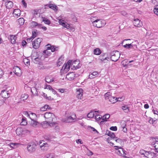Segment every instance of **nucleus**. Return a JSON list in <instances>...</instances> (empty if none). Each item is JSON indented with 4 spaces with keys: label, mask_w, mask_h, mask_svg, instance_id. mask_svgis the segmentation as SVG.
Listing matches in <instances>:
<instances>
[{
    "label": "nucleus",
    "mask_w": 158,
    "mask_h": 158,
    "mask_svg": "<svg viewBox=\"0 0 158 158\" xmlns=\"http://www.w3.org/2000/svg\"><path fill=\"white\" fill-rule=\"evenodd\" d=\"M50 50L52 52H54L55 50V48H54V46H51L50 47H48L47 48V50H44L43 52V53L42 54L41 57L40 59L41 60H44L45 58L47 57L48 56V50Z\"/></svg>",
    "instance_id": "f257e3e1"
},
{
    "label": "nucleus",
    "mask_w": 158,
    "mask_h": 158,
    "mask_svg": "<svg viewBox=\"0 0 158 158\" xmlns=\"http://www.w3.org/2000/svg\"><path fill=\"white\" fill-rule=\"evenodd\" d=\"M120 54L117 51H114L111 53V60L113 61H116L119 58Z\"/></svg>",
    "instance_id": "f03ea898"
},
{
    "label": "nucleus",
    "mask_w": 158,
    "mask_h": 158,
    "mask_svg": "<svg viewBox=\"0 0 158 158\" xmlns=\"http://www.w3.org/2000/svg\"><path fill=\"white\" fill-rule=\"evenodd\" d=\"M44 118L48 121L53 122L55 120V117L54 114L50 112H46L44 114Z\"/></svg>",
    "instance_id": "7ed1b4c3"
},
{
    "label": "nucleus",
    "mask_w": 158,
    "mask_h": 158,
    "mask_svg": "<svg viewBox=\"0 0 158 158\" xmlns=\"http://www.w3.org/2000/svg\"><path fill=\"white\" fill-rule=\"evenodd\" d=\"M71 64V69L73 70H76L79 69L81 66V64L80 63L78 60H76L73 61L72 60Z\"/></svg>",
    "instance_id": "20e7f679"
},
{
    "label": "nucleus",
    "mask_w": 158,
    "mask_h": 158,
    "mask_svg": "<svg viewBox=\"0 0 158 158\" xmlns=\"http://www.w3.org/2000/svg\"><path fill=\"white\" fill-rule=\"evenodd\" d=\"M72 62V60H69L66 64H64L61 70V72L63 71L64 73L67 72L69 70L70 68H71V64Z\"/></svg>",
    "instance_id": "39448f33"
},
{
    "label": "nucleus",
    "mask_w": 158,
    "mask_h": 158,
    "mask_svg": "<svg viewBox=\"0 0 158 158\" xmlns=\"http://www.w3.org/2000/svg\"><path fill=\"white\" fill-rule=\"evenodd\" d=\"M23 114L26 116L30 118L31 120H36L37 119L36 115L34 113H31V112L24 111L23 112Z\"/></svg>",
    "instance_id": "423d86ee"
},
{
    "label": "nucleus",
    "mask_w": 158,
    "mask_h": 158,
    "mask_svg": "<svg viewBox=\"0 0 158 158\" xmlns=\"http://www.w3.org/2000/svg\"><path fill=\"white\" fill-rule=\"evenodd\" d=\"M105 25V21L101 19H97L94 23L93 25L98 28H100Z\"/></svg>",
    "instance_id": "0eeeda50"
},
{
    "label": "nucleus",
    "mask_w": 158,
    "mask_h": 158,
    "mask_svg": "<svg viewBox=\"0 0 158 158\" xmlns=\"http://www.w3.org/2000/svg\"><path fill=\"white\" fill-rule=\"evenodd\" d=\"M42 41V39L40 38H38L34 40L32 42V46L34 48L37 49L38 48L40 45V43Z\"/></svg>",
    "instance_id": "6e6552de"
},
{
    "label": "nucleus",
    "mask_w": 158,
    "mask_h": 158,
    "mask_svg": "<svg viewBox=\"0 0 158 158\" xmlns=\"http://www.w3.org/2000/svg\"><path fill=\"white\" fill-rule=\"evenodd\" d=\"M107 134L110 137L108 138L107 139V140L108 143L111 144V145L113 146L114 145V143L111 142H110L109 141L110 139H109L113 140L114 139L115 137L114 134L113 132L110 131H108V133L107 132Z\"/></svg>",
    "instance_id": "1a4fd4ad"
},
{
    "label": "nucleus",
    "mask_w": 158,
    "mask_h": 158,
    "mask_svg": "<svg viewBox=\"0 0 158 158\" xmlns=\"http://www.w3.org/2000/svg\"><path fill=\"white\" fill-rule=\"evenodd\" d=\"M55 123L53 122L45 121L42 122L41 125L43 127L46 128L48 127V126L54 125Z\"/></svg>",
    "instance_id": "9d476101"
},
{
    "label": "nucleus",
    "mask_w": 158,
    "mask_h": 158,
    "mask_svg": "<svg viewBox=\"0 0 158 158\" xmlns=\"http://www.w3.org/2000/svg\"><path fill=\"white\" fill-rule=\"evenodd\" d=\"M76 117L75 114L73 113L71 115L69 116L66 120H63V121L66 123H70L72 122L75 119Z\"/></svg>",
    "instance_id": "9b49d317"
},
{
    "label": "nucleus",
    "mask_w": 158,
    "mask_h": 158,
    "mask_svg": "<svg viewBox=\"0 0 158 158\" xmlns=\"http://www.w3.org/2000/svg\"><path fill=\"white\" fill-rule=\"evenodd\" d=\"M36 147V145L35 143L29 145L27 147L28 151L30 152H35Z\"/></svg>",
    "instance_id": "f8f14e48"
},
{
    "label": "nucleus",
    "mask_w": 158,
    "mask_h": 158,
    "mask_svg": "<svg viewBox=\"0 0 158 158\" xmlns=\"http://www.w3.org/2000/svg\"><path fill=\"white\" fill-rule=\"evenodd\" d=\"M13 71L15 74L18 76H20L22 74V72L20 68L18 66H15L13 68Z\"/></svg>",
    "instance_id": "ddd939ff"
},
{
    "label": "nucleus",
    "mask_w": 158,
    "mask_h": 158,
    "mask_svg": "<svg viewBox=\"0 0 158 158\" xmlns=\"http://www.w3.org/2000/svg\"><path fill=\"white\" fill-rule=\"evenodd\" d=\"M75 76V74L74 73H70L67 74L66 78L69 81H72L74 79Z\"/></svg>",
    "instance_id": "4468645a"
},
{
    "label": "nucleus",
    "mask_w": 158,
    "mask_h": 158,
    "mask_svg": "<svg viewBox=\"0 0 158 158\" xmlns=\"http://www.w3.org/2000/svg\"><path fill=\"white\" fill-rule=\"evenodd\" d=\"M115 147L117 148L115 149L116 150L117 153L120 156L123 155L124 154V151L123 148L121 147H119L118 146H115Z\"/></svg>",
    "instance_id": "2eb2a0df"
},
{
    "label": "nucleus",
    "mask_w": 158,
    "mask_h": 158,
    "mask_svg": "<svg viewBox=\"0 0 158 158\" xmlns=\"http://www.w3.org/2000/svg\"><path fill=\"white\" fill-rule=\"evenodd\" d=\"M133 23L134 25L137 27H141L143 24L142 22L138 19H134Z\"/></svg>",
    "instance_id": "dca6fc26"
},
{
    "label": "nucleus",
    "mask_w": 158,
    "mask_h": 158,
    "mask_svg": "<svg viewBox=\"0 0 158 158\" xmlns=\"http://www.w3.org/2000/svg\"><path fill=\"white\" fill-rule=\"evenodd\" d=\"M59 22L60 25L67 29H69L70 28V25L67 23L64 22V20H60L59 21Z\"/></svg>",
    "instance_id": "f3484780"
},
{
    "label": "nucleus",
    "mask_w": 158,
    "mask_h": 158,
    "mask_svg": "<svg viewBox=\"0 0 158 158\" xmlns=\"http://www.w3.org/2000/svg\"><path fill=\"white\" fill-rule=\"evenodd\" d=\"M21 11L19 9H16L14 10L13 12L14 16L17 18L19 16L21 15Z\"/></svg>",
    "instance_id": "a211bd4d"
},
{
    "label": "nucleus",
    "mask_w": 158,
    "mask_h": 158,
    "mask_svg": "<svg viewBox=\"0 0 158 158\" xmlns=\"http://www.w3.org/2000/svg\"><path fill=\"white\" fill-rule=\"evenodd\" d=\"M2 97L4 98H8L9 93L7 90H2L1 93Z\"/></svg>",
    "instance_id": "6ab92c4d"
},
{
    "label": "nucleus",
    "mask_w": 158,
    "mask_h": 158,
    "mask_svg": "<svg viewBox=\"0 0 158 158\" xmlns=\"http://www.w3.org/2000/svg\"><path fill=\"white\" fill-rule=\"evenodd\" d=\"M155 155V153L153 152H152L150 151H148L146 153L145 157L148 158H154Z\"/></svg>",
    "instance_id": "aec40b11"
},
{
    "label": "nucleus",
    "mask_w": 158,
    "mask_h": 158,
    "mask_svg": "<svg viewBox=\"0 0 158 158\" xmlns=\"http://www.w3.org/2000/svg\"><path fill=\"white\" fill-rule=\"evenodd\" d=\"M98 74V72L96 71H94L93 72L90 73L89 75V77L90 78L93 79L97 77Z\"/></svg>",
    "instance_id": "412c9836"
},
{
    "label": "nucleus",
    "mask_w": 158,
    "mask_h": 158,
    "mask_svg": "<svg viewBox=\"0 0 158 158\" xmlns=\"http://www.w3.org/2000/svg\"><path fill=\"white\" fill-rule=\"evenodd\" d=\"M122 124L121 126V128L122 129V130L125 133H126L127 131V128L125 127L126 125V122L125 121H123L122 122Z\"/></svg>",
    "instance_id": "4be33fe9"
},
{
    "label": "nucleus",
    "mask_w": 158,
    "mask_h": 158,
    "mask_svg": "<svg viewBox=\"0 0 158 158\" xmlns=\"http://www.w3.org/2000/svg\"><path fill=\"white\" fill-rule=\"evenodd\" d=\"M5 5L6 8L8 9H10L13 6V3L11 1H9L5 3Z\"/></svg>",
    "instance_id": "5701e85b"
},
{
    "label": "nucleus",
    "mask_w": 158,
    "mask_h": 158,
    "mask_svg": "<svg viewBox=\"0 0 158 158\" xmlns=\"http://www.w3.org/2000/svg\"><path fill=\"white\" fill-rule=\"evenodd\" d=\"M64 57L63 56H61L58 59L57 63V66H60L63 62Z\"/></svg>",
    "instance_id": "b1692460"
},
{
    "label": "nucleus",
    "mask_w": 158,
    "mask_h": 158,
    "mask_svg": "<svg viewBox=\"0 0 158 158\" xmlns=\"http://www.w3.org/2000/svg\"><path fill=\"white\" fill-rule=\"evenodd\" d=\"M109 101L112 103H114L117 102V98L115 97L111 96L108 99Z\"/></svg>",
    "instance_id": "393cba45"
},
{
    "label": "nucleus",
    "mask_w": 158,
    "mask_h": 158,
    "mask_svg": "<svg viewBox=\"0 0 158 158\" xmlns=\"http://www.w3.org/2000/svg\"><path fill=\"white\" fill-rule=\"evenodd\" d=\"M30 124L33 127H36L39 124V123L36 120H33L31 121Z\"/></svg>",
    "instance_id": "a878e982"
},
{
    "label": "nucleus",
    "mask_w": 158,
    "mask_h": 158,
    "mask_svg": "<svg viewBox=\"0 0 158 158\" xmlns=\"http://www.w3.org/2000/svg\"><path fill=\"white\" fill-rule=\"evenodd\" d=\"M23 129L21 128H18L17 129L16 131V134L18 135H22L23 133Z\"/></svg>",
    "instance_id": "bb28decb"
},
{
    "label": "nucleus",
    "mask_w": 158,
    "mask_h": 158,
    "mask_svg": "<svg viewBox=\"0 0 158 158\" xmlns=\"http://www.w3.org/2000/svg\"><path fill=\"white\" fill-rule=\"evenodd\" d=\"M45 81L48 83L53 82L54 81L53 78L51 76H47L45 78Z\"/></svg>",
    "instance_id": "cd10ccee"
},
{
    "label": "nucleus",
    "mask_w": 158,
    "mask_h": 158,
    "mask_svg": "<svg viewBox=\"0 0 158 158\" xmlns=\"http://www.w3.org/2000/svg\"><path fill=\"white\" fill-rule=\"evenodd\" d=\"M38 56L37 53L35 52H32L31 55V58L32 61H33V60L35 59L36 57Z\"/></svg>",
    "instance_id": "c85d7f7f"
},
{
    "label": "nucleus",
    "mask_w": 158,
    "mask_h": 158,
    "mask_svg": "<svg viewBox=\"0 0 158 158\" xmlns=\"http://www.w3.org/2000/svg\"><path fill=\"white\" fill-rule=\"evenodd\" d=\"M112 93L110 92H107L104 95L105 99L106 100H108L110 97L111 96Z\"/></svg>",
    "instance_id": "c756f323"
},
{
    "label": "nucleus",
    "mask_w": 158,
    "mask_h": 158,
    "mask_svg": "<svg viewBox=\"0 0 158 158\" xmlns=\"http://www.w3.org/2000/svg\"><path fill=\"white\" fill-rule=\"evenodd\" d=\"M49 7L50 8L52 9V10H54L57 11V7L54 4H50L49 5Z\"/></svg>",
    "instance_id": "7c9ffc66"
},
{
    "label": "nucleus",
    "mask_w": 158,
    "mask_h": 158,
    "mask_svg": "<svg viewBox=\"0 0 158 158\" xmlns=\"http://www.w3.org/2000/svg\"><path fill=\"white\" fill-rule=\"evenodd\" d=\"M42 151L43 152H45L47 151L49 148V146L48 144H46L45 146L42 147V146H41V148H40Z\"/></svg>",
    "instance_id": "2f4dec72"
},
{
    "label": "nucleus",
    "mask_w": 158,
    "mask_h": 158,
    "mask_svg": "<svg viewBox=\"0 0 158 158\" xmlns=\"http://www.w3.org/2000/svg\"><path fill=\"white\" fill-rule=\"evenodd\" d=\"M18 22L19 25H23L24 23V20L23 18H20L18 20Z\"/></svg>",
    "instance_id": "473e14b6"
},
{
    "label": "nucleus",
    "mask_w": 158,
    "mask_h": 158,
    "mask_svg": "<svg viewBox=\"0 0 158 158\" xmlns=\"http://www.w3.org/2000/svg\"><path fill=\"white\" fill-rule=\"evenodd\" d=\"M50 107L48 105H46L43 107H41L40 109L41 111H43L46 110L47 109H49Z\"/></svg>",
    "instance_id": "72a5a7b5"
},
{
    "label": "nucleus",
    "mask_w": 158,
    "mask_h": 158,
    "mask_svg": "<svg viewBox=\"0 0 158 158\" xmlns=\"http://www.w3.org/2000/svg\"><path fill=\"white\" fill-rule=\"evenodd\" d=\"M11 42L12 44H14L15 43L16 37L13 35H10V36Z\"/></svg>",
    "instance_id": "f704fd0d"
},
{
    "label": "nucleus",
    "mask_w": 158,
    "mask_h": 158,
    "mask_svg": "<svg viewBox=\"0 0 158 158\" xmlns=\"http://www.w3.org/2000/svg\"><path fill=\"white\" fill-rule=\"evenodd\" d=\"M39 144L40 147V148H41V146L44 147L45 146L46 144H48L46 143H45L44 140H40L39 142Z\"/></svg>",
    "instance_id": "c9c22d12"
},
{
    "label": "nucleus",
    "mask_w": 158,
    "mask_h": 158,
    "mask_svg": "<svg viewBox=\"0 0 158 158\" xmlns=\"http://www.w3.org/2000/svg\"><path fill=\"white\" fill-rule=\"evenodd\" d=\"M101 52V50L98 48H97L94 49V53L96 55H99Z\"/></svg>",
    "instance_id": "e433bc0d"
},
{
    "label": "nucleus",
    "mask_w": 158,
    "mask_h": 158,
    "mask_svg": "<svg viewBox=\"0 0 158 158\" xmlns=\"http://www.w3.org/2000/svg\"><path fill=\"white\" fill-rule=\"evenodd\" d=\"M122 109L126 113H127L129 111L128 107L127 106H124L122 107Z\"/></svg>",
    "instance_id": "4c0bfd02"
},
{
    "label": "nucleus",
    "mask_w": 158,
    "mask_h": 158,
    "mask_svg": "<svg viewBox=\"0 0 158 158\" xmlns=\"http://www.w3.org/2000/svg\"><path fill=\"white\" fill-rule=\"evenodd\" d=\"M42 21L44 22V23L46 24H49L51 23V22L48 19H46V18H42Z\"/></svg>",
    "instance_id": "58836bf2"
},
{
    "label": "nucleus",
    "mask_w": 158,
    "mask_h": 158,
    "mask_svg": "<svg viewBox=\"0 0 158 158\" xmlns=\"http://www.w3.org/2000/svg\"><path fill=\"white\" fill-rule=\"evenodd\" d=\"M95 115V114L94 113V111H91L88 113L87 115V116L88 118H93L94 115Z\"/></svg>",
    "instance_id": "ea45409f"
},
{
    "label": "nucleus",
    "mask_w": 158,
    "mask_h": 158,
    "mask_svg": "<svg viewBox=\"0 0 158 158\" xmlns=\"http://www.w3.org/2000/svg\"><path fill=\"white\" fill-rule=\"evenodd\" d=\"M113 140H114L116 142L119 143L120 144H121L122 143H123V142L121 139L119 138L117 139V137H115Z\"/></svg>",
    "instance_id": "a19ab883"
},
{
    "label": "nucleus",
    "mask_w": 158,
    "mask_h": 158,
    "mask_svg": "<svg viewBox=\"0 0 158 158\" xmlns=\"http://www.w3.org/2000/svg\"><path fill=\"white\" fill-rule=\"evenodd\" d=\"M22 121L21 123V124L22 125H25L27 124V122L26 118L24 117H23L22 118Z\"/></svg>",
    "instance_id": "79ce46f5"
},
{
    "label": "nucleus",
    "mask_w": 158,
    "mask_h": 158,
    "mask_svg": "<svg viewBox=\"0 0 158 158\" xmlns=\"http://www.w3.org/2000/svg\"><path fill=\"white\" fill-rule=\"evenodd\" d=\"M19 144H20L19 143H11L9 144L10 146L13 148H15V147H17L18 145Z\"/></svg>",
    "instance_id": "37998d69"
},
{
    "label": "nucleus",
    "mask_w": 158,
    "mask_h": 158,
    "mask_svg": "<svg viewBox=\"0 0 158 158\" xmlns=\"http://www.w3.org/2000/svg\"><path fill=\"white\" fill-rule=\"evenodd\" d=\"M110 117V115L109 114H106L102 117V119L103 120L107 121Z\"/></svg>",
    "instance_id": "c03bdc74"
},
{
    "label": "nucleus",
    "mask_w": 158,
    "mask_h": 158,
    "mask_svg": "<svg viewBox=\"0 0 158 158\" xmlns=\"http://www.w3.org/2000/svg\"><path fill=\"white\" fill-rule=\"evenodd\" d=\"M88 128L89 130L91 131L92 132H94V133H98V132L94 128L91 127L90 126L88 127Z\"/></svg>",
    "instance_id": "a18cd8bd"
},
{
    "label": "nucleus",
    "mask_w": 158,
    "mask_h": 158,
    "mask_svg": "<svg viewBox=\"0 0 158 158\" xmlns=\"http://www.w3.org/2000/svg\"><path fill=\"white\" fill-rule=\"evenodd\" d=\"M151 2L153 5H155L154 7H157L158 6V3L156 0H152Z\"/></svg>",
    "instance_id": "49530a36"
},
{
    "label": "nucleus",
    "mask_w": 158,
    "mask_h": 158,
    "mask_svg": "<svg viewBox=\"0 0 158 158\" xmlns=\"http://www.w3.org/2000/svg\"><path fill=\"white\" fill-rule=\"evenodd\" d=\"M23 61L25 65H27L28 64H30V61L27 58H25L23 59Z\"/></svg>",
    "instance_id": "de8ad7c7"
},
{
    "label": "nucleus",
    "mask_w": 158,
    "mask_h": 158,
    "mask_svg": "<svg viewBox=\"0 0 158 158\" xmlns=\"http://www.w3.org/2000/svg\"><path fill=\"white\" fill-rule=\"evenodd\" d=\"M134 48L135 49L137 48V44H138V42L137 41H135L134 42H133L131 43Z\"/></svg>",
    "instance_id": "09e8293b"
},
{
    "label": "nucleus",
    "mask_w": 158,
    "mask_h": 158,
    "mask_svg": "<svg viewBox=\"0 0 158 158\" xmlns=\"http://www.w3.org/2000/svg\"><path fill=\"white\" fill-rule=\"evenodd\" d=\"M83 90L82 89L79 88L78 89H77V94H83Z\"/></svg>",
    "instance_id": "8fccbe9b"
},
{
    "label": "nucleus",
    "mask_w": 158,
    "mask_h": 158,
    "mask_svg": "<svg viewBox=\"0 0 158 158\" xmlns=\"http://www.w3.org/2000/svg\"><path fill=\"white\" fill-rule=\"evenodd\" d=\"M102 117L100 116V115H99L98 114H96V115L95 116V118L97 121H98L100 119H101L102 118Z\"/></svg>",
    "instance_id": "3c124183"
},
{
    "label": "nucleus",
    "mask_w": 158,
    "mask_h": 158,
    "mask_svg": "<svg viewBox=\"0 0 158 158\" xmlns=\"http://www.w3.org/2000/svg\"><path fill=\"white\" fill-rule=\"evenodd\" d=\"M154 146L155 149V152L158 153V143H155L154 144Z\"/></svg>",
    "instance_id": "603ef678"
},
{
    "label": "nucleus",
    "mask_w": 158,
    "mask_h": 158,
    "mask_svg": "<svg viewBox=\"0 0 158 158\" xmlns=\"http://www.w3.org/2000/svg\"><path fill=\"white\" fill-rule=\"evenodd\" d=\"M31 27H34L36 26H37L38 23L32 21L31 23Z\"/></svg>",
    "instance_id": "864d4df0"
},
{
    "label": "nucleus",
    "mask_w": 158,
    "mask_h": 158,
    "mask_svg": "<svg viewBox=\"0 0 158 158\" xmlns=\"http://www.w3.org/2000/svg\"><path fill=\"white\" fill-rule=\"evenodd\" d=\"M31 91L33 94L37 95V92L36 89L35 88H33L32 89H31Z\"/></svg>",
    "instance_id": "5fc2aeb1"
},
{
    "label": "nucleus",
    "mask_w": 158,
    "mask_h": 158,
    "mask_svg": "<svg viewBox=\"0 0 158 158\" xmlns=\"http://www.w3.org/2000/svg\"><path fill=\"white\" fill-rule=\"evenodd\" d=\"M148 151H145L144 150H141L140 151V153L142 155H144L145 156H146V153Z\"/></svg>",
    "instance_id": "6e6d98bb"
},
{
    "label": "nucleus",
    "mask_w": 158,
    "mask_h": 158,
    "mask_svg": "<svg viewBox=\"0 0 158 158\" xmlns=\"http://www.w3.org/2000/svg\"><path fill=\"white\" fill-rule=\"evenodd\" d=\"M54 156L53 154L52 153L48 154L46 156L47 158H53Z\"/></svg>",
    "instance_id": "4d7b16f0"
},
{
    "label": "nucleus",
    "mask_w": 158,
    "mask_h": 158,
    "mask_svg": "<svg viewBox=\"0 0 158 158\" xmlns=\"http://www.w3.org/2000/svg\"><path fill=\"white\" fill-rule=\"evenodd\" d=\"M97 19H96L94 17H91L90 18L91 21L92 22V23L93 25L94 24V23L95 22V21H96Z\"/></svg>",
    "instance_id": "13d9d810"
},
{
    "label": "nucleus",
    "mask_w": 158,
    "mask_h": 158,
    "mask_svg": "<svg viewBox=\"0 0 158 158\" xmlns=\"http://www.w3.org/2000/svg\"><path fill=\"white\" fill-rule=\"evenodd\" d=\"M28 95L27 94H23L21 96V97L22 98H24L23 100L26 99L27 98H28Z\"/></svg>",
    "instance_id": "bf43d9fd"
},
{
    "label": "nucleus",
    "mask_w": 158,
    "mask_h": 158,
    "mask_svg": "<svg viewBox=\"0 0 158 158\" xmlns=\"http://www.w3.org/2000/svg\"><path fill=\"white\" fill-rule=\"evenodd\" d=\"M153 11L156 15H158V8H157V7L154 8Z\"/></svg>",
    "instance_id": "052dcab7"
},
{
    "label": "nucleus",
    "mask_w": 158,
    "mask_h": 158,
    "mask_svg": "<svg viewBox=\"0 0 158 158\" xmlns=\"http://www.w3.org/2000/svg\"><path fill=\"white\" fill-rule=\"evenodd\" d=\"M40 59L39 56L37 57H36V58L35 59L33 60V62L35 64H37L39 63V61Z\"/></svg>",
    "instance_id": "680f3d73"
},
{
    "label": "nucleus",
    "mask_w": 158,
    "mask_h": 158,
    "mask_svg": "<svg viewBox=\"0 0 158 158\" xmlns=\"http://www.w3.org/2000/svg\"><path fill=\"white\" fill-rule=\"evenodd\" d=\"M38 68L40 69H44V67L43 64H39L38 66Z\"/></svg>",
    "instance_id": "e2e57ef3"
},
{
    "label": "nucleus",
    "mask_w": 158,
    "mask_h": 158,
    "mask_svg": "<svg viewBox=\"0 0 158 158\" xmlns=\"http://www.w3.org/2000/svg\"><path fill=\"white\" fill-rule=\"evenodd\" d=\"M83 94H77V97L78 99H81L82 97Z\"/></svg>",
    "instance_id": "0e129e2a"
},
{
    "label": "nucleus",
    "mask_w": 158,
    "mask_h": 158,
    "mask_svg": "<svg viewBox=\"0 0 158 158\" xmlns=\"http://www.w3.org/2000/svg\"><path fill=\"white\" fill-rule=\"evenodd\" d=\"M4 75V72L3 70L0 69V78H2Z\"/></svg>",
    "instance_id": "69168bd1"
},
{
    "label": "nucleus",
    "mask_w": 158,
    "mask_h": 158,
    "mask_svg": "<svg viewBox=\"0 0 158 158\" xmlns=\"http://www.w3.org/2000/svg\"><path fill=\"white\" fill-rule=\"evenodd\" d=\"M110 129L112 131H116L117 130V127L116 126L111 127L110 128Z\"/></svg>",
    "instance_id": "338daca9"
},
{
    "label": "nucleus",
    "mask_w": 158,
    "mask_h": 158,
    "mask_svg": "<svg viewBox=\"0 0 158 158\" xmlns=\"http://www.w3.org/2000/svg\"><path fill=\"white\" fill-rule=\"evenodd\" d=\"M37 35L36 32L35 31H34L32 32V35L31 37H32V38L34 39L36 37Z\"/></svg>",
    "instance_id": "774afa93"
}]
</instances>
